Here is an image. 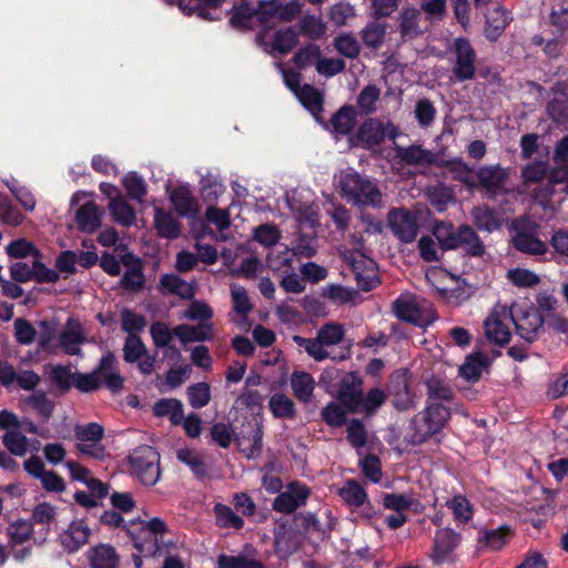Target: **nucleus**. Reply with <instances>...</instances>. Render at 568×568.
Segmentation results:
<instances>
[{"mask_svg": "<svg viewBox=\"0 0 568 568\" xmlns=\"http://www.w3.org/2000/svg\"><path fill=\"white\" fill-rule=\"evenodd\" d=\"M153 413L158 417H169L171 423L179 425L183 420V405L175 398H162L153 406Z\"/></svg>", "mask_w": 568, "mask_h": 568, "instance_id": "obj_35", "label": "nucleus"}, {"mask_svg": "<svg viewBox=\"0 0 568 568\" xmlns=\"http://www.w3.org/2000/svg\"><path fill=\"white\" fill-rule=\"evenodd\" d=\"M160 286L163 293L174 294L181 298L189 300L195 295V285L175 274L162 275Z\"/></svg>", "mask_w": 568, "mask_h": 568, "instance_id": "obj_28", "label": "nucleus"}, {"mask_svg": "<svg viewBox=\"0 0 568 568\" xmlns=\"http://www.w3.org/2000/svg\"><path fill=\"white\" fill-rule=\"evenodd\" d=\"M176 458L185 464L197 478H204L207 475V466L197 452L181 448L176 452Z\"/></svg>", "mask_w": 568, "mask_h": 568, "instance_id": "obj_39", "label": "nucleus"}, {"mask_svg": "<svg viewBox=\"0 0 568 568\" xmlns=\"http://www.w3.org/2000/svg\"><path fill=\"white\" fill-rule=\"evenodd\" d=\"M446 169L454 180L463 183L470 190L476 189V183L478 182L477 171L467 163L459 159L452 160L446 164Z\"/></svg>", "mask_w": 568, "mask_h": 568, "instance_id": "obj_31", "label": "nucleus"}, {"mask_svg": "<svg viewBox=\"0 0 568 568\" xmlns=\"http://www.w3.org/2000/svg\"><path fill=\"white\" fill-rule=\"evenodd\" d=\"M450 408L443 404H430L418 413L410 423L414 444H420L430 436L440 432L450 418Z\"/></svg>", "mask_w": 568, "mask_h": 568, "instance_id": "obj_4", "label": "nucleus"}, {"mask_svg": "<svg viewBox=\"0 0 568 568\" xmlns=\"http://www.w3.org/2000/svg\"><path fill=\"white\" fill-rule=\"evenodd\" d=\"M170 200L180 215L192 216L197 211V202L187 186L183 185L172 190Z\"/></svg>", "mask_w": 568, "mask_h": 568, "instance_id": "obj_29", "label": "nucleus"}, {"mask_svg": "<svg viewBox=\"0 0 568 568\" xmlns=\"http://www.w3.org/2000/svg\"><path fill=\"white\" fill-rule=\"evenodd\" d=\"M388 225L394 234L405 243L413 242L418 232L416 216L405 209H394L387 216Z\"/></svg>", "mask_w": 568, "mask_h": 568, "instance_id": "obj_15", "label": "nucleus"}, {"mask_svg": "<svg viewBox=\"0 0 568 568\" xmlns=\"http://www.w3.org/2000/svg\"><path fill=\"white\" fill-rule=\"evenodd\" d=\"M3 445L16 456H24L28 452V438L21 434L20 429H11L3 435Z\"/></svg>", "mask_w": 568, "mask_h": 568, "instance_id": "obj_51", "label": "nucleus"}, {"mask_svg": "<svg viewBox=\"0 0 568 568\" xmlns=\"http://www.w3.org/2000/svg\"><path fill=\"white\" fill-rule=\"evenodd\" d=\"M293 341L298 347L304 348L308 356H311L316 362H322L331 357L327 347L317 336L315 338H306L300 335H294Z\"/></svg>", "mask_w": 568, "mask_h": 568, "instance_id": "obj_41", "label": "nucleus"}, {"mask_svg": "<svg viewBox=\"0 0 568 568\" xmlns=\"http://www.w3.org/2000/svg\"><path fill=\"white\" fill-rule=\"evenodd\" d=\"M398 135L399 130L394 123L371 118L359 126L356 138L363 148L373 150L379 146L385 138L395 140Z\"/></svg>", "mask_w": 568, "mask_h": 568, "instance_id": "obj_9", "label": "nucleus"}, {"mask_svg": "<svg viewBox=\"0 0 568 568\" xmlns=\"http://www.w3.org/2000/svg\"><path fill=\"white\" fill-rule=\"evenodd\" d=\"M420 11L414 7L403 10L400 14V33L405 39L416 38L420 33L419 28Z\"/></svg>", "mask_w": 568, "mask_h": 568, "instance_id": "obj_40", "label": "nucleus"}, {"mask_svg": "<svg viewBox=\"0 0 568 568\" xmlns=\"http://www.w3.org/2000/svg\"><path fill=\"white\" fill-rule=\"evenodd\" d=\"M222 2L223 0H204V3H201L200 0H178V6L187 16L197 13L203 19L214 20L216 18L207 11V8H216Z\"/></svg>", "mask_w": 568, "mask_h": 568, "instance_id": "obj_38", "label": "nucleus"}, {"mask_svg": "<svg viewBox=\"0 0 568 568\" xmlns=\"http://www.w3.org/2000/svg\"><path fill=\"white\" fill-rule=\"evenodd\" d=\"M471 215L479 230L491 232L499 226L495 212L486 205L474 207Z\"/></svg>", "mask_w": 568, "mask_h": 568, "instance_id": "obj_52", "label": "nucleus"}, {"mask_svg": "<svg viewBox=\"0 0 568 568\" xmlns=\"http://www.w3.org/2000/svg\"><path fill=\"white\" fill-rule=\"evenodd\" d=\"M90 568H118L119 556L109 544L94 546L88 552Z\"/></svg>", "mask_w": 568, "mask_h": 568, "instance_id": "obj_27", "label": "nucleus"}, {"mask_svg": "<svg viewBox=\"0 0 568 568\" xmlns=\"http://www.w3.org/2000/svg\"><path fill=\"white\" fill-rule=\"evenodd\" d=\"M130 470L146 486H153L160 479V455L151 446H140L129 457Z\"/></svg>", "mask_w": 568, "mask_h": 568, "instance_id": "obj_7", "label": "nucleus"}, {"mask_svg": "<svg viewBox=\"0 0 568 568\" xmlns=\"http://www.w3.org/2000/svg\"><path fill=\"white\" fill-rule=\"evenodd\" d=\"M24 404L33 409L43 420H48L54 408V404L51 399L47 397V395L42 392L33 393L28 396L24 400Z\"/></svg>", "mask_w": 568, "mask_h": 568, "instance_id": "obj_48", "label": "nucleus"}, {"mask_svg": "<svg viewBox=\"0 0 568 568\" xmlns=\"http://www.w3.org/2000/svg\"><path fill=\"white\" fill-rule=\"evenodd\" d=\"M488 367V356L483 353H475L467 356L465 363L459 367V375L466 382L475 383L487 372Z\"/></svg>", "mask_w": 568, "mask_h": 568, "instance_id": "obj_26", "label": "nucleus"}, {"mask_svg": "<svg viewBox=\"0 0 568 568\" xmlns=\"http://www.w3.org/2000/svg\"><path fill=\"white\" fill-rule=\"evenodd\" d=\"M300 102L313 114L317 115L323 108V97L321 92L310 84L301 87L295 94Z\"/></svg>", "mask_w": 568, "mask_h": 568, "instance_id": "obj_43", "label": "nucleus"}, {"mask_svg": "<svg viewBox=\"0 0 568 568\" xmlns=\"http://www.w3.org/2000/svg\"><path fill=\"white\" fill-rule=\"evenodd\" d=\"M355 125V111L352 106L341 108L332 118V126L336 134L346 135Z\"/></svg>", "mask_w": 568, "mask_h": 568, "instance_id": "obj_46", "label": "nucleus"}, {"mask_svg": "<svg viewBox=\"0 0 568 568\" xmlns=\"http://www.w3.org/2000/svg\"><path fill=\"white\" fill-rule=\"evenodd\" d=\"M32 532V524L23 519L11 523L7 528V534L12 546L23 544L31 537Z\"/></svg>", "mask_w": 568, "mask_h": 568, "instance_id": "obj_57", "label": "nucleus"}, {"mask_svg": "<svg viewBox=\"0 0 568 568\" xmlns=\"http://www.w3.org/2000/svg\"><path fill=\"white\" fill-rule=\"evenodd\" d=\"M427 282L437 291L438 295L447 303L457 305L466 298L465 291L457 287V281L453 275L439 267H430L426 271Z\"/></svg>", "mask_w": 568, "mask_h": 568, "instance_id": "obj_11", "label": "nucleus"}, {"mask_svg": "<svg viewBox=\"0 0 568 568\" xmlns=\"http://www.w3.org/2000/svg\"><path fill=\"white\" fill-rule=\"evenodd\" d=\"M363 381L355 373H347L341 381L337 398L347 408L355 413L363 396Z\"/></svg>", "mask_w": 568, "mask_h": 568, "instance_id": "obj_18", "label": "nucleus"}, {"mask_svg": "<svg viewBox=\"0 0 568 568\" xmlns=\"http://www.w3.org/2000/svg\"><path fill=\"white\" fill-rule=\"evenodd\" d=\"M187 399L193 408L206 406L211 399V389L207 383H197L187 388Z\"/></svg>", "mask_w": 568, "mask_h": 568, "instance_id": "obj_63", "label": "nucleus"}, {"mask_svg": "<svg viewBox=\"0 0 568 568\" xmlns=\"http://www.w3.org/2000/svg\"><path fill=\"white\" fill-rule=\"evenodd\" d=\"M510 12L503 6L497 4L486 14L485 36L490 41L497 40L511 21Z\"/></svg>", "mask_w": 568, "mask_h": 568, "instance_id": "obj_22", "label": "nucleus"}, {"mask_svg": "<svg viewBox=\"0 0 568 568\" xmlns=\"http://www.w3.org/2000/svg\"><path fill=\"white\" fill-rule=\"evenodd\" d=\"M555 169L550 179L555 183H561L568 180V135L564 136L555 146L554 151Z\"/></svg>", "mask_w": 568, "mask_h": 568, "instance_id": "obj_30", "label": "nucleus"}, {"mask_svg": "<svg viewBox=\"0 0 568 568\" xmlns=\"http://www.w3.org/2000/svg\"><path fill=\"white\" fill-rule=\"evenodd\" d=\"M316 336L323 342L326 347L339 344L344 336V326L337 323H326L318 331Z\"/></svg>", "mask_w": 568, "mask_h": 568, "instance_id": "obj_55", "label": "nucleus"}, {"mask_svg": "<svg viewBox=\"0 0 568 568\" xmlns=\"http://www.w3.org/2000/svg\"><path fill=\"white\" fill-rule=\"evenodd\" d=\"M429 398L449 402L453 398V389L439 377L430 376L425 382Z\"/></svg>", "mask_w": 568, "mask_h": 568, "instance_id": "obj_58", "label": "nucleus"}, {"mask_svg": "<svg viewBox=\"0 0 568 568\" xmlns=\"http://www.w3.org/2000/svg\"><path fill=\"white\" fill-rule=\"evenodd\" d=\"M99 381H101V385L105 384V386L112 392H119L123 387V378L120 376L119 372L115 369V357L111 353H105L100 361V365L98 367Z\"/></svg>", "mask_w": 568, "mask_h": 568, "instance_id": "obj_25", "label": "nucleus"}, {"mask_svg": "<svg viewBox=\"0 0 568 568\" xmlns=\"http://www.w3.org/2000/svg\"><path fill=\"white\" fill-rule=\"evenodd\" d=\"M134 547L145 556L162 555V537L166 532V524L159 517L150 520H132L128 527Z\"/></svg>", "mask_w": 568, "mask_h": 568, "instance_id": "obj_2", "label": "nucleus"}, {"mask_svg": "<svg viewBox=\"0 0 568 568\" xmlns=\"http://www.w3.org/2000/svg\"><path fill=\"white\" fill-rule=\"evenodd\" d=\"M509 528L503 526L496 529L481 531L478 541L493 550H499L507 542Z\"/></svg>", "mask_w": 568, "mask_h": 568, "instance_id": "obj_53", "label": "nucleus"}, {"mask_svg": "<svg viewBox=\"0 0 568 568\" xmlns=\"http://www.w3.org/2000/svg\"><path fill=\"white\" fill-rule=\"evenodd\" d=\"M435 236L443 250L463 248L473 256H481L485 252L483 242L468 225L455 230L452 224L443 223L435 229Z\"/></svg>", "mask_w": 568, "mask_h": 568, "instance_id": "obj_3", "label": "nucleus"}, {"mask_svg": "<svg viewBox=\"0 0 568 568\" xmlns=\"http://www.w3.org/2000/svg\"><path fill=\"white\" fill-rule=\"evenodd\" d=\"M334 47L342 55L354 59L359 54L361 45L352 33H342L335 38Z\"/></svg>", "mask_w": 568, "mask_h": 568, "instance_id": "obj_60", "label": "nucleus"}, {"mask_svg": "<svg viewBox=\"0 0 568 568\" xmlns=\"http://www.w3.org/2000/svg\"><path fill=\"white\" fill-rule=\"evenodd\" d=\"M336 187L343 199L357 206L382 205V192L373 180L361 175L353 169L335 175Z\"/></svg>", "mask_w": 568, "mask_h": 568, "instance_id": "obj_1", "label": "nucleus"}, {"mask_svg": "<svg viewBox=\"0 0 568 568\" xmlns=\"http://www.w3.org/2000/svg\"><path fill=\"white\" fill-rule=\"evenodd\" d=\"M74 374L70 367L63 365L50 366L49 371L51 381L62 392H68L73 386Z\"/></svg>", "mask_w": 568, "mask_h": 568, "instance_id": "obj_56", "label": "nucleus"}, {"mask_svg": "<svg viewBox=\"0 0 568 568\" xmlns=\"http://www.w3.org/2000/svg\"><path fill=\"white\" fill-rule=\"evenodd\" d=\"M453 50L455 55L453 73L458 81L471 80L476 71V52L466 38L454 40Z\"/></svg>", "mask_w": 568, "mask_h": 568, "instance_id": "obj_12", "label": "nucleus"}, {"mask_svg": "<svg viewBox=\"0 0 568 568\" xmlns=\"http://www.w3.org/2000/svg\"><path fill=\"white\" fill-rule=\"evenodd\" d=\"M278 9L280 0H261L255 16L262 24L271 27L281 22Z\"/></svg>", "mask_w": 568, "mask_h": 568, "instance_id": "obj_47", "label": "nucleus"}, {"mask_svg": "<svg viewBox=\"0 0 568 568\" xmlns=\"http://www.w3.org/2000/svg\"><path fill=\"white\" fill-rule=\"evenodd\" d=\"M395 316L402 321L424 327L435 321L432 308H423L416 296L410 294L400 295L393 304Z\"/></svg>", "mask_w": 568, "mask_h": 568, "instance_id": "obj_10", "label": "nucleus"}, {"mask_svg": "<svg viewBox=\"0 0 568 568\" xmlns=\"http://www.w3.org/2000/svg\"><path fill=\"white\" fill-rule=\"evenodd\" d=\"M460 544V535L450 528H443L436 531L430 554L436 565L454 561L455 550Z\"/></svg>", "mask_w": 568, "mask_h": 568, "instance_id": "obj_14", "label": "nucleus"}, {"mask_svg": "<svg viewBox=\"0 0 568 568\" xmlns=\"http://www.w3.org/2000/svg\"><path fill=\"white\" fill-rule=\"evenodd\" d=\"M263 432L258 423L254 425L251 437L242 436L239 438V445L248 458L256 457L262 449Z\"/></svg>", "mask_w": 568, "mask_h": 568, "instance_id": "obj_54", "label": "nucleus"}, {"mask_svg": "<svg viewBox=\"0 0 568 568\" xmlns=\"http://www.w3.org/2000/svg\"><path fill=\"white\" fill-rule=\"evenodd\" d=\"M291 386L296 398L307 403L312 398L315 381L312 375L306 372H294L291 376Z\"/></svg>", "mask_w": 568, "mask_h": 568, "instance_id": "obj_34", "label": "nucleus"}, {"mask_svg": "<svg viewBox=\"0 0 568 568\" xmlns=\"http://www.w3.org/2000/svg\"><path fill=\"white\" fill-rule=\"evenodd\" d=\"M154 226L160 236L176 239L180 235V224L172 213L160 207L155 209Z\"/></svg>", "mask_w": 568, "mask_h": 568, "instance_id": "obj_32", "label": "nucleus"}, {"mask_svg": "<svg viewBox=\"0 0 568 568\" xmlns=\"http://www.w3.org/2000/svg\"><path fill=\"white\" fill-rule=\"evenodd\" d=\"M477 179L476 189L480 187L490 197H496L507 192L509 170L499 164L483 165L477 170Z\"/></svg>", "mask_w": 568, "mask_h": 568, "instance_id": "obj_13", "label": "nucleus"}, {"mask_svg": "<svg viewBox=\"0 0 568 568\" xmlns=\"http://www.w3.org/2000/svg\"><path fill=\"white\" fill-rule=\"evenodd\" d=\"M509 322H511L510 306L497 303L484 321V331L487 339L499 346L509 343L511 337Z\"/></svg>", "mask_w": 568, "mask_h": 568, "instance_id": "obj_8", "label": "nucleus"}, {"mask_svg": "<svg viewBox=\"0 0 568 568\" xmlns=\"http://www.w3.org/2000/svg\"><path fill=\"white\" fill-rule=\"evenodd\" d=\"M395 158L407 165H427L434 161V154L422 145H394Z\"/></svg>", "mask_w": 568, "mask_h": 568, "instance_id": "obj_24", "label": "nucleus"}, {"mask_svg": "<svg viewBox=\"0 0 568 568\" xmlns=\"http://www.w3.org/2000/svg\"><path fill=\"white\" fill-rule=\"evenodd\" d=\"M514 247L529 255H544L547 244L539 239V225L529 217H520L513 222Z\"/></svg>", "mask_w": 568, "mask_h": 568, "instance_id": "obj_6", "label": "nucleus"}, {"mask_svg": "<svg viewBox=\"0 0 568 568\" xmlns=\"http://www.w3.org/2000/svg\"><path fill=\"white\" fill-rule=\"evenodd\" d=\"M506 277L513 285L520 288L535 287L540 283V277L536 273L520 267L509 270Z\"/></svg>", "mask_w": 568, "mask_h": 568, "instance_id": "obj_49", "label": "nucleus"}, {"mask_svg": "<svg viewBox=\"0 0 568 568\" xmlns=\"http://www.w3.org/2000/svg\"><path fill=\"white\" fill-rule=\"evenodd\" d=\"M297 41V32L293 28L281 29L274 33L271 52L286 54L296 45Z\"/></svg>", "mask_w": 568, "mask_h": 568, "instance_id": "obj_44", "label": "nucleus"}, {"mask_svg": "<svg viewBox=\"0 0 568 568\" xmlns=\"http://www.w3.org/2000/svg\"><path fill=\"white\" fill-rule=\"evenodd\" d=\"M310 496L308 488L300 483H292L273 501V509L282 514H291L304 506Z\"/></svg>", "mask_w": 568, "mask_h": 568, "instance_id": "obj_16", "label": "nucleus"}, {"mask_svg": "<svg viewBox=\"0 0 568 568\" xmlns=\"http://www.w3.org/2000/svg\"><path fill=\"white\" fill-rule=\"evenodd\" d=\"M84 329L81 323L70 317L58 337V348L60 347L68 355H79L81 345L85 342Z\"/></svg>", "mask_w": 568, "mask_h": 568, "instance_id": "obj_17", "label": "nucleus"}, {"mask_svg": "<svg viewBox=\"0 0 568 568\" xmlns=\"http://www.w3.org/2000/svg\"><path fill=\"white\" fill-rule=\"evenodd\" d=\"M386 394L381 388H372L365 396H362L356 413H363L367 416L373 415L385 403Z\"/></svg>", "mask_w": 568, "mask_h": 568, "instance_id": "obj_50", "label": "nucleus"}, {"mask_svg": "<svg viewBox=\"0 0 568 568\" xmlns=\"http://www.w3.org/2000/svg\"><path fill=\"white\" fill-rule=\"evenodd\" d=\"M356 17V10L354 6L348 2H338L329 9V20L336 27L345 26L349 20Z\"/></svg>", "mask_w": 568, "mask_h": 568, "instance_id": "obj_64", "label": "nucleus"}, {"mask_svg": "<svg viewBox=\"0 0 568 568\" xmlns=\"http://www.w3.org/2000/svg\"><path fill=\"white\" fill-rule=\"evenodd\" d=\"M511 323L516 334L527 341L537 339L544 329V317L538 308L528 301H517L510 305Z\"/></svg>", "mask_w": 568, "mask_h": 568, "instance_id": "obj_5", "label": "nucleus"}, {"mask_svg": "<svg viewBox=\"0 0 568 568\" xmlns=\"http://www.w3.org/2000/svg\"><path fill=\"white\" fill-rule=\"evenodd\" d=\"M6 252L12 258H23L27 256H33L34 260L40 258V252L26 239L12 241L6 247Z\"/></svg>", "mask_w": 568, "mask_h": 568, "instance_id": "obj_61", "label": "nucleus"}, {"mask_svg": "<svg viewBox=\"0 0 568 568\" xmlns=\"http://www.w3.org/2000/svg\"><path fill=\"white\" fill-rule=\"evenodd\" d=\"M103 213V209L94 202L84 203L77 211L75 221L78 229L85 233L95 232L101 225Z\"/></svg>", "mask_w": 568, "mask_h": 568, "instance_id": "obj_21", "label": "nucleus"}, {"mask_svg": "<svg viewBox=\"0 0 568 568\" xmlns=\"http://www.w3.org/2000/svg\"><path fill=\"white\" fill-rule=\"evenodd\" d=\"M386 36V23L371 22L362 31L361 38L364 44L371 49L381 48Z\"/></svg>", "mask_w": 568, "mask_h": 568, "instance_id": "obj_45", "label": "nucleus"}, {"mask_svg": "<svg viewBox=\"0 0 568 568\" xmlns=\"http://www.w3.org/2000/svg\"><path fill=\"white\" fill-rule=\"evenodd\" d=\"M108 206L116 223L124 226L135 223V211L122 196L111 197Z\"/></svg>", "mask_w": 568, "mask_h": 568, "instance_id": "obj_33", "label": "nucleus"}, {"mask_svg": "<svg viewBox=\"0 0 568 568\" xmlns=\"http://www.w3.org/2000/svg\"><path fill=\"white\" fill-rule=\"evenodd\" d=\"M272 414L277 418L293 417L295 409L294 403L283 394H275L270 398L268 403Z\"/></svg>", "mask_w": 568, "mask_h": 568, "instance_id": "obj_62", "label": "nucleus"}, {"mask_svg": "<svg viewBox=\"0 0 568 568\" xmlns=\"http://www.w3.org/2000/svg\"><path fill=\"white\" fill-rule=\"evenodd\" d=\"M213 511L216 525L221 528L241 529L244 526V520L224 504L216 503Z\"/></svg>", "mask_w": 568, "mask_h": 568, "instance_id": "obj_42", "label": "nucleus"}, {"mask_svg": "<svg viewBox=\"0 0 568 568\" xmlns=\"http://www.w3.org/2000/svg\"><path fill=\"white\" fill-rule=\"evenodd\" d=\"M57 324L52 321L39 322V331H37L38 345L44 352L55 353L58 348Z\"/></svg>", "mask_w": 568, "mask_h": 568, "instance_id": "obj_37", "label": "nucleus"}, {"mask_svg": "<svg viewBox=\"0 0 568 568\" xmlns=\"http://www.w3.org/2000/svg\"><path fill=\"white\" fill-rule=\"evenodd\" d=\"M14 383L24 390H32L39 385L40 376L29 369L17 372L8 363L0 365V384L10 387Z\"/></svg>", "mask_w": 568, "mask_h": 568, "instance_id": "obj_19", "label": "nucleus"}, {"mask_svg": "<svg viewBox=\"0 0 568 568\" xmlns=\"http://www.w3.org/2000/svg\"><path fill=\"white\" fill-rule=\"evenodd\" d=\"M300 29L304 36L315 40L325 34L326 23L321 17L304 16L300 21Z\"/></svg>", "mask_w": 568, "mask_h": 568, "instance_id": "obj_59", "label": "nucleus"}, {"mask_svg": "<svg viewBox=\"0 0 568 568\" xmlns=\"http://www.w3.org/2000/svg\"><path fill=\"white\" fill-rule=\"evenodd\" d=\"M338 495L349 507L368 505L365 489L355 480H347L339 489Z\"/></svg>", "mask_w": 568, "mask_h": 568, "instance_id": "obj_36", "label": "nucleus"}, {"mask_svg": "<svg viewBox=\"0 0 568 568\" xmlns=\"http://www.w3.org/2000/svg\"><path fill=\"white\" fill-rule=\"evenodd\" d=\"M90 535L91 529L83 520H74L60 534L59 539L68 552H75L88 544Z\"/></svg>", "mask_w": 568, "mask_h": 568, "instance_id": "obj_20", "label": "nucleus"}, {"mask_svg": "<svg viewBox=\"0 0 568 568\" xmlns=\"http://www.w3.org/2000/svg\"><path fill=\"white\" fill-rule=\"evenodd\" d=\"M174 334L182 344L211 341L214 336L213 325L210 322H203L199 325H178L174 327Z\"/></svg>", "mask_w": 568, "mask_h": 568, "instance_id": "obj_23", "label": "nucleus"}]
</instances>
